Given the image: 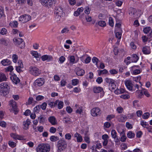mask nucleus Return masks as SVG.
Listing matches in <instances>:
<instances>
[{
	"instance_id": "20",
	"label": "nucleus",
	"mask_w": 152,
	"mask_h": 152,
	"mask_svg": "<svg viewBox=\"0 0 152 152\" xmlns=\"http://www.w3.org/2000/svg\"><path fill=\"white\" fill-rule=\"evenodd\" d=\"M74 137L77 138V141L78 142H80L82 141L83 139L81 136L77 132L75 134Z\"/></svg>"
},
{
	"instance_id": "61",
	"label": "nucleus",
	"mask_w": 152,
	"mask_h": 152,
	"mask_svg": "<svg viewBox=\"0 0 152 152\" xmlns=\"http://www.w3.org/2000/svg\"><path fill=\"white\" fill-rule=\"evenodd\" d=\"M65 138L66 139L70 140L71 139V135L69 133H67L65 134Z\"/></svg>"
},
{
	"instance_id": "16",
	"label": "nucleus",
	"mask_w": 152,
	"mask_h": 152,
	"mask_svg": "<svg viewBox=\"0 0 152 152\" xmlns=\"http://www.w3.org/2000/svg\"><path fill=\"white\" fill-rule=\"evenodd\" d=\"M30 123L31 122L29 119H27L26 121H24L23 123V129L25 130L28 129Z\"/></svg>"
},
{
	"instance_id": "22",
	"label": "nucleus",
	"mask_w": 152,
	"mask_h": 152,
	"mask_svg": "<svg viewBox=\"0 0 152 152\" xmlns=\"http://www.w3.org/2000/svg\"><path fill=\"white\" fill-rule=\"evenodd\" d=\"M1 64L4 66H7L10 64V61L7 59H4L1 62Z\"/></svg>"
},
{
	"instance_id": "11",
	"label": "nucleus",
	"mask_w": 152,
	"mask_h": 152,
	"mask_svg": "<svg viewBox=\"0 0 152 152\" xmlns=\"http://www.w3.org/2000/svg\"><path fill=\"white\" fill-rule=\"evenodd\" d=\"M45 82V80L43 78H39L35 81L34 84L35 86H41L43 85Z\"/></svg>"
},
{
	"instance_id": "14",
	"label": "nucleus",
	"mask_w": 152,
	"mask_h": 152,
	"mask_svg": "<svg viewBox=\"0 0 152 152\" xmlns=\"http://www.w3.org/2000/svg\"><path fill=\"white\" fill-rule=\"evenodd\" d=\"M142 52L143 54L146 55L149 54L151 52V49L150 47L145 46L142 48Z\"/></svg>"
},
{
	"instance_id": "60",
	"label": "nucleus",
	"mask_w": 152,
	"mask_h": 152,
	"mask_svg": "<svg viewBox=\"0 0 152 152\" xmlns=\"http://www.w3.org/2000/svg\"><path fill=\"white\" fill-rule=\"evenodd\" d=\"M56 131V129L53 127H51L50 129V133H55Z\"/></svg>"
},
{
	"instance_id": "40",
	"label": "nucleus",
	"mask_w": 152,
	"mask_h": 152,
	"mask_svg": "<svg viewBox=\"0 0 152 152\" xmlns=\"http://www.w3.org/2000/svg\"><path fill=\"white\" fill-rule=\"evenodd\" d=\"M58 109H61L63 106L64 105V103L62 101H58Z\"/></svg>"
},
{
	"instance_id": "32",
	"label": "nucleus",
	"mask_w": 152,
	"mask_h": 152,
	"mask_svg": "<svg viewBox=\"0 0 152 152\" xmlns=\"http://www.w3.org/2000/svg\"><path fill=\"white\" fill-rule=\"evenodd\" d=\"M76 73L77 75L82 76L84 74L85 71L83 69H79L77 71Z\"/></svg>"
},
{
	"instance_id": "24",
	"label": "nucleus",
	"mask_w": 152,
	"mask_h": 152,
	"mask_svg": "<svg viewBox=\"0 0 152 152\" xmlns=\"http://www.w3.org/2000/svg\"><path fill=\"white\" fill-rule=\"evenodd\" d=\"M103 90V88L100 87H95L93 88V91L95 93H99Z\"/></svg>"
},
{
	"instance_id": "21",
	"label": "nucleus",
	"mask_w": 152,
	"mask_h": 152,
	"mask_svg": "<svg viewBox=\"0 0 152 152\" xmlns=\"http://www.w3.org/2000/svg\"><path fill=\"white\" fill-rule=\"evenodd\" d=\"M48 121L50 123L53 125H55L56 124V118L53 116H51L48 118Z\"/></svg>"
},
{
	"instance_id": "53",
	"label": "nucleus",
	"mask_w": 152,
	"mask_h": 152,
	"mask_svg": "<svg viewBox=\"0 0 152 152\" xmlns=\"http://www.w3.org/2000/svg\"><path fill=\"white\" fill-rule=\"evenodd\" d=\"M47 104L46 102L43 103L40 106V107L43 110H45Z\"/></svg>"
},
{
	"instance_id": "2",
	"label": "nucleus",
	"mask_w": 152,
	"mask_h": 152,
	"mask_svg": "<svg viewBox=\"0 0 152 152\" xmlns=\"http://www.w3.org/2000/svg\"><path fill=\"white\" fill-rule=\"evenodd\" d=\"M67 146L66 141L64 140H60L57 144L58 152H60L65 150Z\"/></svg>"
},
{
	"instance_id": "26",
	"label": "nucleus",
	"mask_w": 152,
	"mask_h": 152,
	"mask_svg": "<svg viewBox=\"0 0 152 152\" xmlns=\"http://www.w3.org/2000/svg\"><path fill=\"white\" fill-rule=\"evenodd\" d=\"M105 80L107 83L109 84V86L111 85L112 84H114L115 83V81L111 78H106L105 79Z\"/></svg>"
},
{
	"instance_id": "58",
	"label": "nucleus",
	"mask_w": 152,
	"mask_h": 152,
	"mask_svg": "<svg viewBox=\"0 0 152 152\" xmlns=\"http://www.w3.org/2000/svg\"><path fill=\"white\" fill-rule=\"evenodd\" d=\"M136 94L138 95V97H140L142 94V91L140 90H137L136 92Z\"/></svg>"
},
{
	"instance_id": "64",
	"label": "nucleus",
	"mask_w": 152,
	"mask_h": 152,
	"mask_svg": "<svg viewBox=\"0 0 152 152\" xmlns=\"http://www.w3.org/2000/svg\"><path fill=\"white\" fill-rule=\"evenodd\" d=\"M115 116L113 115H108L106 118L107 120V121H110Z\"/></svg>"
},
{
	"instance_id": "34",
	"label": "nucleus",
	"mask_w": 152,
	"mask_h": 152,
	"mask_svg": "<svg viewBox=\"0 0 152 152\" xmlns=\"http://www.w3.org/2000/svg\"><path fill=\"white\" fill-rule=\"evenodd\" d=\"M127 136L129 138H132L134 137L135 134L131 131H129L127 134Z\"/></svg>"
},
{
	"instance_id": "62",
	"label": "nucleus",
	"mask_w": 152,
	"mask_h": 152,
	"mask_svg": "<svg viewBox=\"0 0 152 152\" xmlns=\"http://www.w3.org/2000/svg\"><path fill=\"white\" fill-rule=\"evenodd\" d=\"M110 73L112 75L116 74L118 73V72L115 69H111L110 71Z\"/></svg>"
},
{
	"instance_id": "59",
	"label": "nucleus",
	"mask_w": 152,
	"mask_h": 152,
	"mask_svg": "<svg viewBox=\"0 0 152 152\" xmlns=\"http://www.w3.org/2000/svg\"><path fill=\"white\" fill-rule=\"evenodd\" d=\"M18 65L16 66H17L18 67L20 68H23V64L22 62L21 61H18Z\"/></svg>"
},
{
	"instance_id": "4",
	"label": "nucleus",
	"mask_w": 152,
	"mask_h": 152,
	"mask_svg": "<svg viewBox=\"0 0 152 152\" xmlns=\"http://www.w3.org/2000/svg\"><path fill=\"white\" fill-rule=\"evenodd\" d=\"M29 72L31 75L35 76H39L41 73V71L38 68L34 66H30Z\"/></svg>"
},
{
	"instance_id": "29",
	"label": "nucleus",
	"mask_w": 152,
	"mask_h": 152,
	"mask_svg": "<svg viewBox=\"0 0 152 152\" xmlns=\"http://www.w3.org/2000/svg\"><path fill=\"white\" fill-rule=\"evenodd\" d=\"M75 107H76V108L77 109V110L76 111V113H78L80 114L83 111L82 107H79V106L77 104H76L75 105Z\"/></svg>"
},
{
	"instance_id": "33",
	"label": "nucleus",
	"mask_w": 152,
	"mask_h": 152,
	"mask_svg": "<svg viewBox=\"0 0 152 152\" xmlns=\"http://www.w3.org/2000/svg\"><path fill=\"white\" fill-rule=\"evenodd\" d=\"M7 33V29L4 28H3L1 29L0 32V34L1 35H5Z\"/></svg>"
},
{
	"instance_id": "42",
	"label": "nucleus",
	"mask_w": 152,
	"mask_h": 152,
	"mask_svg": "<svg viewBox=\"0 0 152 152\" xmlns=\"http://www.w3.org/2000/svg\"><path fill=\"white\" fill-rule=\"evenodd\" d=\"M150 115V114L148 113H144L142 115V117L143 118L145 119H147L148 118Z\"/></svg>"
},
{
	"instance_id": "63",
	"label": "nucleus",
	"mask_w": 152,
	"mask_h": 152,
	"mask_svg": "<svg viewBox=\"0 0 152 152\" xmlns=\"http://www.w3.org/2000/svg\"><path fill=\"white\" fill-rule=\"evenodd\" d=\"M117 111L118 113H122L123 109L122 108V107H118L117 109Z\"/></svg>"
},
{
	"instance_id": "3",
	"label": "nucleus",
	"mask_w": 152,
	"mask_h": 152,
	"mask_svg": "<svg viewBox=\"0 0 152 152\" xmlns=\"http://www.w3.org/2000/svg\"><path fill=\"white\" fill-rule=\"evenodd\" d=\"M9 87L7 83H2L0 84V94L4 95L5 93H8Z\"/></svg>"
},
{
	"instance_id": "25",
	"label": "nucleus",
	"mask_w": 152,
	"mask_h": 152,
	"mask_svg": "<svg viewBox=\"0 0 152 152\" xmlns=\"http://www.w3.org/2000/svg\"><path fill=\"white\" fill-rule=\"evenodd\" d=\"M138 66H134L131 67V69L133 71V74L134 75H137L140 73L141 71L140 69H135L134 70L135 67H137Z\"/></svg>"
},
{
	"instance_id": "13",
	"label": "nucleus",
	"mask_w": 152,
	"mask_h": 152,
	"mask_svg": "<svg viewBox=\"0 0 152 152\" xmlns=\"http://www.w3.org/2000/svg\"><path fill=\"white\" fill-rule=\"evenodd\" d=\"M10 78L12 82L15 84H17L19 83L20 81L19 79L14 74L12 75L10 77Z\"/></svg>"
},
{
	"instance_id": "43",
	"label": "nucleus",
	"mask_w": 152,
	"mask_h": 152,
	"mask_svg": "<svg viewBox=\"0 0 152 152\" xmlns=\"http://www.w3.org/2000/svg\"><path fill=\"white\" fill-rule=\"evenodd\" d=\"M124 92V90L123 88H120V89L115 90V92L118 94L123 93Z\"/></svg>"
},
{
	"instance_id": "46",
	"label": "nucleus",
	"mask_w": 152,
	"mask_h": 152,
	"mask_svg": "<svg viewBox=\"0 0 152 152\" xmlns=\"http://www.w3.org/2000/svg\"><path fill=\"white\" fill-rule=\"evenodd\" d=\"M141 125L144 128H147L149 126L148 124H147L146 122H144L143 121L141 122Z\"/></svg>"
},
{
	"instance_id": "31",
	"label": "nucleus",
	"mask_w": 152,
	"mask_h": 152,
	"mask_svg": "<svg viewBox=\"0 0 152 152\" xmlns=\"http://www.w3.org/2000/svg\"><path fill=\"white\" fill-rule=\"evenodd\" d=\"M7 79L5 75L2 73H0V82L6 81Z\"/></svg>"
},
{
	"instance_id": "50",
	"label": "nucleus",
	"mask_w": 152,
	"mask_h": 152,
	"mask_svg": "<svg viewBox=\"0 0 152 152\" xmlns=\"http://www.w3.org/2000/svg\"><path fill=\"white\" fill-rule=\"evenodd\" d=\"M8 143L9 145L12 148L14 147L16 145V143L12 141H9Z\"/></svg>"
},
{
	"instance_id": "39",
	"label": "nucleus",
	"mask_w": 152,
	"mask_h": 152,
	"mask_svg": "<svg viewBox=\"0 0 152 152\" xmlns=\"http://www.w3.org/2000/svg\"><path fill=\"white\" fill-rule=\"evenodd\" d=\"M109 24L110 26H113L114 25V22L113 19L111 17H109Z\"/></svg>"
},
{
	"instance_id": "47",
	"label": "nucleus",
	"mask_w": 152,
	"mask_h": 152,
	"mask_svg": "<svg viewBox=\"0 0 152 152\" xmlns=\"http://www.w3.org/2000/svg\"><path fill=\"white\" fill-rule=\"evenodd\" d=\"M121 32H117L115 34V36L118 39H120L121 37Z\"/></svg>"
},
{
	"instance_id": "7",
	"label": "nucleus",
	"mask_w": 152,
	"mask_h": 152,
	"mask_svg": "<svg viewBox=\"0 0 152 152\" xmlns=\"http://www.w3.org/2000/svg\"><path fill=\"white\" fill-rule=\"evenodd\" d=\"M31 19V16L28 15H25L20 16L19 18V21H21L22 23H25Z\"/></svg>"
},
{
	"instance_id": "10",
	"label": "nucleus",
	"mask_w": 152,
	"mask_h": 152,
	"mask_svg": "<svg viewBox=\"0 0 152 152\" xmlns=\"http://www.w3.org/2000/svg\"><path fill=\"white\" fill-rule=\"evenodd\" d=\"M13 41L15 42L16 45H20L21 44H22V46H21V48H23L25 47V43L22 39L21 38L14 39H13Z\"/></svg>"
},
{
	"instance_id": "45",
	"label": "nucleus",
	"mask_w": 152,
	"mask_h": 152,
	"mask_svg": "<svg viewBox=\"0 0 152 152\" xmlns=\"http://www.w3.org/2000/svg\"><path fill=\"white\" fill-rule=\"evenodd\" d=\"M18 56L16 54H13L12 56L13 61L14 63H16L18 60Z\"/></svg>"
},
{
	"instance_id": "28",
	"label": "nucleus",
	"mask_w": 152,
	"mask_h": 152,
	"mask_svg": "<svg viewBox=\"0 0 152 152\" xmlns=\"http://www.w3.org/2000/svg\"><path fill=\"white\" fill-rule=\"evenodd\" d=\"M136 12V10L133 8H131L130 9L129 14L132 16L135 17V15Z\"/></svg>"
},
{
	"instance_id": "27",
	"label": "nucleus",
	"mask_w": 152,
	"mask_h": 152,
	"mask_svg": "<svg viewBox=\"0 0 152 152\" xmlns=\"http://www.w3.org/2000/svg\"><path fill=\"white\" fill-rule=\"evenodd\" d=\"M132 61L133 62H136L139 59V58L136 54H133L131 57Z\"/></svg>"
},
{
	"instance_id": "6",
	"label": "nucleus",
	"mask_w": 152,
	"mask_h": 152,
	"mask_svg": "<svg viewBox=\"0 0 152 152\" xmlns=\"http://www.w3.org/2000/svg\"><path fill=\"white\" fill-rule=\"evenodd\" d=\"M41 4L45 7H51L52 6L54 0H39Z\"/></svg>"
},
{
	"instance_id": "55",
	"label": "nucleus",
	"mask_w": 152,
	"mask_h": 152,
	"mask_svg": "<svg viewBox=\"0 0 152 152\" xmlns=\"http://www.w3.org/2000/svg\"><path fill=\"white\" fill-rule=\"evenodd\" d=\"M65 60V58L63 56H61L59 58V61L60 62V63L61 64L63 63Z\"/></svg>"
},
{
	"instance_id": "57",
	"label": "nucleus",
	"mask_w": 152,
	"mask_h": 152,
	"mask_svg": "<svg viewBox=\"0 0 152 152\" xmlns=\"http://www.w3.org/2000/svg\"><path fill=\"white\" fill-rule=\"evenodd\" d=\"M44 98V97L43 96L41 95H38L36 97V99L37 101H39L43 99Z\"/></svg>"
},
{
	"instance_id": "49",
	"label": "nucleus",
	"mask_w": 152,
	"mask_h": 152,
	"mask_svg": "<svg viewBox=\"0 0 152 152\" xmlns=\"http://www.w3.org/2000/svg\"><path fill=\"white\" fill-rule=\"evenodd\" d=\"M90 9L88 7H86L85 8V12L87 14H88L90 13Z\"/></svg>"
},
{
	"instance_id": "30",
	"label": "nucleus",
	"mask_w": 152,
	"mask_h": 152,
	"mask_svg": "<svg viewBox=\"0 0 152 152\" xmlns=\"http://www.w3.org/2000/svg\"><path fill=\"white\" fill-rule=\"evenodd\" d=\"M58 100H56L55 102H50L48 103V104L51 107H54L57 104Z\"/></svg>"
},
{
	"instance_id": "18",
	"label": "nucleus",
	"mask_w": 152,
	"mask_h": 152,
	"mask_svg": "<svg viewBox=\"0 0 152 152\" xmlns=\"http://www.w3.org/2000/svg\"><path fill=\"white\" fill-rule=\"evenodd\" d=\"M127 118V117L125 115H120L118 116V120L119 122H124Z\"/></svg>"
},
{
	"instance_id": "8",
	"label": "nucleus",
	"mask_w": 152,
	"mask_h": 152,
	"mask_svg": "<svg viewBox=\"0 0 152 152\" xmlns=\"http://www.w3.org/2000/svg\"><path fill=\"white\" fill-rule=\"evenodd\" d=\"M91 114L92 116L96 117L98 115H100L101 114V112L99 108L98 107L92 109L91 110Z\"/></svg>"
},
{
	"instance_id": "5",
	"label": "nucleus",
	"mask_w": 152,
	"mask_h": 152,
	"mask_svg": "<svg viewBox=\"0 0 152 152\" xmlns=\"http://www.w3.org/2000/svg\"><path fill=\"white\" fill-rule=\"evenodd\" d=\"M63 11L62 8L60 7H56L55 8L54 14L57 16V18L60 20L61 18V16L63 15Z\"/></svg>"
},
{
	"instance_id": "51",
	"label": "nucleus",
	"mask_w": 152,
	"mask_h": 152,
	"mask_svg": "<svg viewBox=\"0 0 152 152\" xmlns=\"http://www.w3.org/2000/svg\"><path fill=\"white\" fill-rule=\"evenodd\" d=\"M109 88L110 89H111V90H116V89L117 88L115 84V83L114 84H112L111 85L109 86Z\"/></svg>"
},
{
	"instance_id": "52",
	"label": "nucleus",
	"mask_w": 152,
	"mask_h": 152,
	"mask_svg": "<svg viewBox=\"0 0 152 152\" xmlns=\"http://www.w3.org/2000/svg\"><path fill=\"white\" fill-rule=\"evenodd\" d=\"M31 54L36 58H38L39 57L38 54L36 51H34L33 52L31 53Z\"/></svg>"
},
{
	"instance_id": "44",
	"label": "nucleus",
	"mask_w": 152,
	"mask_h": 152,
	"mask_svg": "<svg viewBox=\"0 0 152 152\" xmlns=\"http://www.w3.org/2000/svg\"><path fill=\"white\" fill-rule=\"evenodd\" d=\"M69 30L67 27L64 28L61 31V34L67 33L69 31Z\"/></svg>"
},
{
	"instance_id": "9",
	"label": "nucleus",
	"mask_w": 152,
	"mask_h": 152,
	"mask_svg": "<svg viewBox=\"0 0 152 152\" xmlns=\"http://www.w3.org/2000/svg\"><path fill=\"white\" fill-rule=\"evenodd\" d=\"M9 105L10 107H12V110L15 113L18 112V111L16 102L13 100H10L9 102Z\"/></svg>"
},
{
	"instance_id": "1",
	"label": "nucleus",
	"mask_w": 152,
	"mask_h": 152,
	"mask_svg": "<svg viewBox=\"0 0 152 152\" xmlns=\"http://www.w3.org/2000/svg\"><path fill=\"white\" fill-rule=\"evenodd\" d=\"M50 147L48 144L42 143L39 145L36 148L37 152H49Z\"/></svg>"
},
{
	"instance_id": "19",
	"label": "nucleus",
	"mask_w": 152,
	"mask_h": 152,
	"mask_svg": "<svg viewBox=\"0 0 152 152\" xmlns=\"http://www.w3.org/2000/svg\"><path fill=\"white\" fill-rule=\"evenodd\" d=\"M120 135L121 136L120 138V141L123 142H125L127 137L125 135L124 131H122L120 133Z\"/></svg>"
},
{
	"instance_id": "15",
	"label": "nucleus",
	"mask_w": 152,
	"mask_h": 152,
	"mask_svg": "<svg viewBox=\"0 0 152 152\" xmlns=\"http://www.w3.org/2000/svg\"><path fill=\"white\" fill-rule=\"evenodd\" d=\"M125 85L126 88L130 91H131L132 89L133 84L129 80H127L125 81Z\"/></svg>"
},
{
	"instance_id": "56",
	"label": "nucleus",
	"mask_w": 152,
	"mask_h": 152,
	"mask_svg": "<svg viewBox=\"0 0 152 152\" xmlns=\"http://www.w3.org/2000/svg\"><path fill=\"white\" fill-rule=\"evenodd\" d=\"M120 97L124 99H128L129 98V96L127 94H123L120 96Z\"/></svg>"
},
{
	"instance_id": "17",
	"label": "nucleus",
	"mask_w": 152,
	"mask_h": 152,
	"mask_svg": "<svg viewBox=\"0 0 152 152\" xmlns=\"http://www.w3.org/2000/svg\"><path fill=\"white\" fill-rule=\"evenodd\" d=\"M41 59L43 61L46 60L48 61H49L53 60V57L50 56L45 55L41 57Z\"/></svg>"
},
{
	"instance_id": "41",
	"label": "nucleus",
	"mask_w": 152,
	"mask_h": 152,
	"mask_svg": "<svg viewBox=\"0 0 152 152\" xmlns=\"http://www.w3.org/2000/svg\"><path fill=\"white\" fill-rule=\"evenodd\" d=\"M151 28L150 27H147L144 28L143 32L145 34L148 33L149 31L151 30Z\"/></svg>"
},
{
	"instance_id": "36",
	"label": "nucleus",
	"mask_w": 152,
	"mask_h": 152,
	"mask_svg": "<svg viewBox=\"0 0 152 152\" xmlns=\"http://www.w3.org/2000/svg\"><path fill=\"white\" fill-rule=\"evenodd\" d=\"M99 26L101 27H104L106 25V23L105 21L103 20H100L98 22Z\"/></svg>"
},
{
	"instance_id": "35",
	"label": "nucleus",
	"mask_w": 152,
	"mask_h": 152,
	"mask_svg": "<svg viewBox=\"0 0 152 152\" xmlns=\"http://www.w3.org/2000/svg\"><path fill=\"white\" fill-rule=\"evenodd\" d=\"M59 137L57 136H52L50 138V140L52 142H56L59 140Z\"/></svg>"
},
{
	"instance_id": "54",
	"label": "nucleus",
	"mask_w": 152,
	"mask_h": 152,
	"mask_svg": "<svg viewBox=\"0 0 152 152\" xmlns=\"http://www.w3.org/2000/svg\"><path fill=\"white\" fill-rule=\"evenodd\" d=\"M79 83V80L77 79H74L72 80V84L73 86L77 85Z\"/></svg>"
},
{
	"instance_id": "37",
	"label": "nucleus",
	"mask_w": 152,
	"mask_h": 152,
	"mask_svg": "<svg viewBox=\"0 0 152 152\" xmlns=\"http://www.w3.org/2000/svg\"><path fill=\"white\" fill-rule=\"evenodd\" d=\"M40 110V107L39 105H37L35 107L34 109V111L35 113H38Z\"/></svg>"
},
{
	"instance_id": "12",
	"label": "nucleus",
	"mask_w": 152,
	"mask_h": 152,
	"mask_svg": "<svg viewBox=\"0 0 152 152\" xmlns=\"http://www.w3.org/2000/svg\"><path fill=\"white\" fill-rule=\"evenodd\" d=\"M111 134L112 137L114 139V141L115 142H118L119 141V140L117 135V133L115 130L113 129L111 131Z\"/></svg>"
},
{
	"instance_id": "38",
	"label": "nucleus",
	"mask_w": 152,
	"mask_h": 152,
	"mask_svg": "<svg viewBox=\"0 0 152 152\" xmlns=\"http://www.w3.org/2000/svg\"><path fill=\"white\" fill-rule=\"evenodd\" d=\"M69 58L70 62L72 64H74L75 63V58L74 56H69Z\"/></svg>"
},
{
	"instance_id": "48",
	"label": "nucleus",
	"mask_w": 152,
	"mask_h": 152,
	"mask_svg": "<svg viewBox=\"0 0 152 152\" xmlns=\"http://www.w3.org/2000/svg\"><path fill=\"white\" fill-rule=\"evenodd\" d=\"M131 58L130 57H128L125 60V62L126 65H128L131 63Z\"/></svg>"
},
{
	"instance_id": "23",
	"label": "nucleus",
	"mask_w": 152,
	"mask_h": 152,
	"mask_svg": "<svg viewBox=\"0 0 152 152\" xmlns=\"http://www.w3.org/2000/svg\"><path fill=\"white\" fill-rule=\"evenodd\" d=\"M38 120L40 123H44L46 120V118L44 116L40 115L38 118Z\"/></svg>"
}]
</instances>
